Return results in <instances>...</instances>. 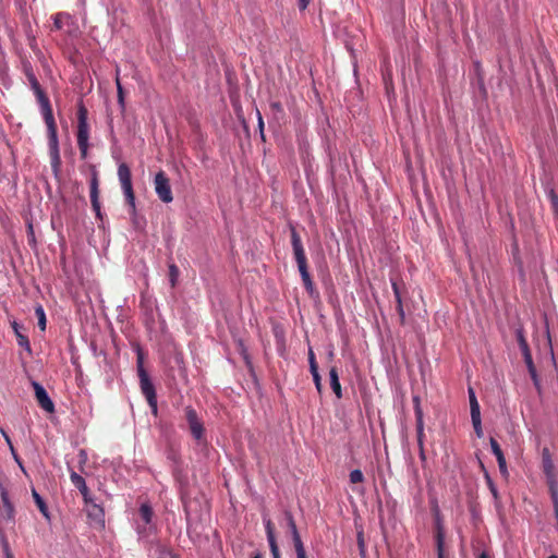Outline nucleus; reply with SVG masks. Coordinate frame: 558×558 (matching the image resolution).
Here are the masks:
<instances>
[{"instance_id": "nucleus-25", "label": "nucleus", "mask_w": 558, "mask_h": 558, "mask_svg": "<svg viewBox=\"0 0 558 558\" xmlns=\"http://www.w3.org/2000/svg\"><path fill=\"white\" fill-rule=\"evenodd\" d=\"M179 268L175 264H170L169 265V280H170V283L172 287H174L177 284V281H178V277H179Z\"/></svg>"}, {"instance_id": "nucleus-15", "label": "nucleus", "mask_w": 558, "mask_h": 558, "mask_svg": "<svg viewBox=\"0 0 558 558\" xmlns=\"http://www.w3.org/2000/svg\"><path fill=\"white\" fill-rule=\"evenodd\" d=\"M518 336V342H519V347H520V350L523 354V359H524V362H525V365L529 368H533L535 367L534 363H533V359H532V354H531V351H530V348H529V344L523 336V332L521 330L518 331L517 333Z\"/></svg>"}, {"instance_id": "nucleus-20", "label": "nucleus", "mask_w": 558, "mask_h": 558, "mask_svg": "<svg viewBox=\"0 0 558 558\" xmlns=\"http://www.w3.org/2000/svg\"><path fill=\"white\" fill-rule=\"evenodd\" d=\"M542 459H543V471L545 475H550L554 473V463L550 457V452L547 448L543 449L542 452Z\"/></svg>"}, {"instance_id": "nucleus-31", "label": "nucleus", "mask_w": 558, "mask_h": 558, "mask_svg": "<svg viewBox=\"0 0 558 558\" xmlns=\"http://www.w3.org/2000/svg\"><path fill=\"white\" fill-rule=\"evenodd\" d=\"M549 199H550V203H551V206H553V209H554V213L555 215L558 217V196L557 194L554 192V190H550L549 194Z\"/></svg>"}, {"instance_id": "nucleus-47", "label": "nucleus", "mask_w": 558, "mask_h": 558, "mask_svg": "<svg viewBox=\"0 0 558 558\" xmlns=\"http://www.w3.org/2000/svg\"><path fill=\"white\" fill-rule=\"evenodd\" d=\"M308 364L310 365L317 364L316 363V359H315V354H314L312 349L308 350Z\"/></svg>"}, {"instance_id": "nucleus-23", "label": "nucleus", "mask_w": 558, "mask_h": 558, "mask_svg": "<svg viewBox=\"0 0 558 558\" xmlns=\"http://www.w3.org/2000/svg\"><path fill=\"white\" fill-rule=\"evenodd\" d=\"M35 315L38 319V327L40 328V330H45L46 329V314H45V311H44V307L41 305H37L35 307Z\"/></svg>"}, {"instance_id": "nucleus-4", "label": "nucleus", "mask_w": 558, "mask_h": 558, "mask_svg": "<svg viewBox=\"0 0 558 558\" xmlns=\"http://www.w3.org/2000/svg\"><path fill=\"white\" fill-rule=\"evenodd\" d=\"M137 374L140 378L141 391L147 400L151 413L156 416L158 413L157 395L148 373L144 368V357L141 350L137 352Z\"/></svg>"}, {"instance_id": "nucleus-52", "label": "nucleus", "mask_w": 558, "mask_h": 558, "mask_svg": "<svg viewBox=\"0 0 558 558\" xmlns=\"http://www.w3.org/2000/svg\"><path fill=\"white\" fill-rule=\"evenodd\" d=\"M412 401H413L414 408L415 407H421V399H420L418 396H413Z\"/></svg>"}, {"instance_id": "nucleus-49", "label": "nucleus", "mask_w": 558, "mask_h": 558, "mask_svg": "<svg viewBox=\"0 0 558 558\" xmlns=\"http://www.w3.org/2000/svg\"><path fill=\"white\" fill-rule=\"evenodd\" d=\"M295 554H296V558H307L305 548L295 550Z\"/></svg>"}, {"instance_id": "nucleus-2", "label": "nucleus", "mask_w": 558, "mask_h": 558, "mask_svg": "<svg viewBox=\"0 0 558 558\" xmlns=\"http://www.w3.org/2000/svg\"><path fill=\"white\" fill-rule=\"evenodd\" d=\"M290 230L293 254L304 288L311 296H318V292L316 291L314 282L308 272L306 255L302 244L301 236L294 227H291Z\"/></svg>"}, {"instance_id": "nucleus-58", "label": "nucleus", "mask_w": 558, "mask_h": 558, "mask_svg": "<svg viewBox=\"0 0 558 558\" xmlns=\"http://www.w3.org/2000/svg\"><path fill=\"white\" fill-rule=\"evenodd\" d=\"M478 558H489L486 553H482Z\"/></svg>"}, {"instance_id": "nucleus-42", "label": "nucleus", "mask_w": 558, "mask_h": 558, "mask_svg": "<svg viewBox=\"0 0 558 558\" xmlns=\"http://www.w3.org/2000/svg\"><path fill=\"white\" fill-rule=\"evenodd\" d=\"M2 544H3V548H4V553H5L7 558H14L13 555L11 554V551H10L9 544H8V542L4 538L2 539Z\"/></svg>"}, {"instance_id": "nucleus-22", "label": "nucleus", "mask_w": 558, "mask_h": 558, "mask_svg": "<svg viewBox=\"0 0 558 558\" xmlns=\"http://www.w3.org/2000/svg\"><path fill=\"white\" fill-rule=\"evenodd\" d=\"M116 85H117V94H118V104L120 106L121 111H124V109H125L124 90H123V87L121 85V81L119 77V69H117Z\"/></svg>"}, {"instance_id": "nucleus-53", "label": "nucleus", "mask_w": 558, "mask_h": 558, "mask_svg": "<svg viewBox=\"0 0 558 558\" xmlns=\"http://www.w3.org/2000/svg\"><path fill=\"white\" fill-rule=\"evenodd\" d=\"M391 287H392V290H393V294H397V292H400L398 283L395 280H391Z\"/></svg>"}, {"instance_id": "nucleus-48", "label": "nucleus", "mask_w": 558, "mask_h": 558, "mask_svg": "<svg viewBox=\"0 0 558 558\" xmlns=\"http://www.w3.org/2000/svg\"><path fill=\"white\" fill-rule=\"evenodd\" d=\"M310 372H311L312 376H313L314 374L318 375V374H319V372H318V365H317V364H312V365H310Z\"/></svg>"}, {"instance_id": "nucleus-24", "label": "nucleus", "mask_w": 558, "mask_h": 558, "mask_svg": "<svg viewBox=\"0 0 558 558\" xmlns=\"http://www.w3.org/2000/svg\"><path fill=\"white\" fill-rule=\"evenodd\" d=\"M70 20L71 16L68 13H57L53 15V26L56 29H61L63 27V20Z\"/></svg>"}, {"instance_id": "nucleus-59", "label": "nucleus", "mask_w": 558, "mask_h": 558, "mask_svg": "<svg viewBox=\"0 0 558 558\" xmlns=\"http://www.w3.org/2000/svg\"><path fill=\"white\" fill-rule=\"evenodd\" d=\"M253 558H262V554H260V553H255V555L253 556Z\"/></svg>"}, {"instance_id": "nucleus-55", "label": "nucleus", "mask_w": 558, "mask_h": 558, "mask_svg": "<svg viewBox=\"0 0 558 558\" xmlns=\"http://www.w3.org/2000/svg\"><path fill=\"white\" fill-rule=\"evenodd\" d=\"M271 108L277 111H281L282 107L280 102H272Z\"/></svg>"}, {"instance_id": "nucleus-8", "label": "nucleus", "mask_w": 558, "mask_h": 558, "mask_svg": "<svg viewBox=\"0 0 558 558\" xmlns=\"http://www.w3.org/2000/svg\"><path fill=\"white\" fill-rule=\"evenodd\" d=\"M184 413L191 435L197 442L202 444L205 441V428L197 412L191 405H187L184 408Z\"/></svg>"}, {"instance_id": "nucleus-10", "label": "nucleus", "mask_w": 558, "mask_h": 558, "mask_svg": "<svg viewBox=\"0 0 558 558\" xmlns=\"http://www.w3.org/2000/svg\"><path fill=\"white\" fill-rule=\"evenodd\" d=\"M32 386L34 388L35 397L40 408L48 413L54 412V404L50 397L48 396V392L46 391L44 386L35 380L32 381Z\"/></svg>"}, {"instance_id": "nucleus-29", "label": "nucleus", "mask_w": 558, "mask_h": 558, "mask_svg": "<svg viewBox=\"0 0 558 558\" xmlns=\"http://www.w3.org/2000/svg\"><path fill=\"white\" fill-rule=\"evenodd\" d=\"M291 537H292V542H293V546H294L295 550L305 548L299 532L293 533L291 535Z\"/></svg>"}, {"instance_id": "nucleus-41", "label": "nucleus", "mask_w": 558, "mask_h": 558, "mask_svg": "<svg viewBox=\"0 0 558 558\" xmlns=\"http://www.w3.org/2000/svg\"><path fill=\"white\" fill-rule=\"evenodd\" d=\"M397 312L399 314V317H400V320H401V324L404 323L405 320V314H404V310H403V305L400 304V305H397Z\"/></svg>"}, {"instance_id": "nucleus-39", "label": "nucleus", "mask_w": 558, "mask_h": 558, "mask_svg": "<svg viewBox=\"0 0 558 558\" xmlns=\"http://www.w3.org/2000/svg\"><path fill=\"white\" fill-rule=\"evenodd\" d=\"M414 413H415V423L416 424H424L422 408L421 407H415Z\"/></svg>"}, {"instance_id": "nucleus-6", "label": "nucleus", "mask_w": 558, "mask_h": 558, "mask_svg": "<svg viewBox=\"0 0 558 558\" xmlns=\"http://www.w3.org/2000/svg\"><path fill=\"white\" fill-rule=\"evenodd\" d=\"M118 178H119L123 194L125 196V201L131 208V214L135 215L136 207H135V195H134L133 185H132V175H131V170L126 163L122 162L119 165Z\"/></svg>"}, {"instance_id": "nucleus-30", "label": "nucleus", "mask_w": 558, "mask_h": 558, "mask_svg": "<svg viewBox=\"0 0 558 558\" xmlns=\"http://www.w3.org/2000/svg\"><path fill=\"white\" fill-rule=\"evenodd\" d=\"M23 68H24V74L27 77L28 83L32 82L33 80H37L29 62L24 63Z\"/></svg>"}, {"instance_id": "nucleus-34", "label": "nucleus", "mask_w": 558, "mask_h": 558, "mask_svg": "<svg viewBox=\"0 0 558 558\" xmlns=\"http://www.w3.org/2000/svg\"><path fill=\"white\" fill-rule=\"evenodd\" d=\"M527 371H529V374H530V376H531V378L533 380L534 386L537 389H539L541 384H539V379H538V375H537L536 368L533 367V368H529Z\"/></svg>"}, {"instance_id": "nucleus-26", "label": "nucleus", "mask_w": 558, "mask_h": 558, "mask_svg": "<svg viewBox=\"0 0 558 558\" xmlns=\"http://www.w3.org/2000/svg\"><path fill=\"white\" fill-rule=\"evenodd\" d=\"M444 534L441 531H438L436 535L437 558H444Z\"/></svg>"}, {"instance_id": "nucleus-11", "label": "nucleus", "mask_w": 558, "mask_h": 558, "mask_svg": "<svg viewBox=\"0 0 558 558\" xmlns=\"http://www.w3.org/2000/svg\"><path fill=\"white\" fill-rule=\"evenodd\" d=\"M264 524H265L267 541H268V544H269V548H270V553H271L272 558H281L280 557V550H279V547H278V544H277V539H276V536H275L274 524H272L271 520L270 519H264Z\"/></svg>"}, {"instance_id": "nucleus-16", "label": "nucleus", "mask_w": 558, "mask_h": 558, "mask_svg": "<svg viewBox=\"0 0 558 558\" xmlns=\"http://www.w3.org/2000/svg\"><path fill=\"white\" fill-rule=\"evenodd\" d=\"M0 496L3 504V507L5 509L7 515L9 519H13L14 517V507L9 498V493L7 488L3 486V484L0 482Z\"/></svg>"}, {"instance_id": "nucleus-1", "label": "nucleus", "mask_w": 558, "mask_h": 558, "mask_svg": "<svg viewBox=\"0 0 558 558\" xmlns=\"http://www.w3.org/2000/svg\"><path fill=\"white\" fill-rule=\"evenodd\" d=\"M29 85L36 96V99L40 107V112L47 126L51 168L53 173L57 175L60 171L61 157L59 149L57 124L53 118L50 100L45 94L44 89L41 88L38 80H33L32 82H29Z\"/></svg>"}, {"instance_id": "nucleus-38", "label": "nucleus", "mask_w": 558, "mask_h": 558, "mask_svg": "<svg viewBox=\"0 0 558 558\" xmlns=\"http://www.w3.org/2000/svg\"><path fill=\"white\" fill-rule=\"evenodd\" d=\"M468 395H469L470 407L480 404L478 401H477L475 391H474V389L472 387H469Z\"/></svg>"}, {"instance_id": "nucleus-46", "label": "nucleus", "mask_w": 558, "mask_h": 558, "mask_svg": "<svg viewBox=\"0 0 558 558\" xmlns=\"http://www.w3.org/2000/svg\"><path fill=\"white\" fill-rule=\"evenodd\" d=\"M284 515H286V520H287V524L290 525L292 523H294V518L292 515V513L290 511H286L284 512Z\"/></svg>"}, {"instance_id": "nucleus-32", "label": "nucleus", "mask_w": 558, "mask_h": 558, "mask_svg": "<svg viewBox=\"0 0 558 558\" xmlns=\"http://www.w3.org/2000/svg\"><path fill=\"white\" fill-rule=\"evenodd\" d=\"M470 412H471V421L482 420L480 404L470 407Z\"/></svg>"}, {"instance_id": "nucleus-28", "label": "nucleus", "mask_w": 558, "mask_h": 558, "mask_svg": "<svg viewBox=\"0 0 558 558\" xmlns=\"http://www.w3.org/2000/svg\"><path fill=\"white\" fill-rule=\"evenodd\" d=\"M416 425V437H417V446L418 449H422V446H424V424H415Z\"/></svg>"}, {"instance_id": "nucleus-9", "label": "nucleus", "mask_w": 558, "mask_h": 558, "mask_svg": "<svg viewBox=\"0 0 558 558\" xmlns=\"http://www.w3.org/2000/svg\"><path fill=\"white\" fill-rule=\"evenodd\" d=\"M155 192L160 201L168 204L173 199L171 186L168 177L163 171H159L155 175L154 180Z\"/></svg>"}, {"instance_id": "nucleus-57", "label": "nucleus", "mask_w": 558, "mask_h": 558, "mask_svg": "<svg viewBox=\"0 0 558 558\" xmlns=\"http://www.w3.org/2000/svg\"><path fill=\"white\" fill-rule=\"evenodd\" d=\"M420 451V459L424 462L426 460L424 446H422V449H418Z\"/></svg>"}, {"instance_id": "nucleus-3", "label": "nucleus", "mask_w": 558, "mask_h": 558, "mask_svg": "<svg viewBox=\"0 0 558 558\" xmlns=\"http://www.w3.org/2000/svg\"><path fill=\"white\" fill-rule=\"evenodd\" d=\"M134 529L140 541H148L157 532V525L154 521V510L148 502H143L138 509V519L134 523Z\"/></svg>"}, {"instance_id": "nucleus-60", "label": "nucleus", "mask_w": 558, "mask_h": 558, "mask_svg": "<svg viewBox=\"0 0 558 558\" xmlns=\"http://www.w3.org/2000/svg\"><path fill=\"white\" fill-rule=\"evenodd\" d=\"M548 558H558L556 555H550Z\"/></svg>"}, {"instance_id": "nucleus-40", "label": "nucleus", "mask_w": 558, "mask_h": 558, "mask_svg": "<svg viewBox=\"0 0 558 558\" xmlns=\"http://www.w3.org/2000/svg\"><path fill=\"white\" fill-rule=\"evenodd\" d=\"M313 380H314V384H315V387H316L317 391L320 393L322 389H323L320 375L319 374L318 375L314 374L313 375Z\"/></svg>"}, {"instance_id": "nucleus-18", "label": "nucleus", "mask_w": 558, "mask_h": 558, "mask_svg": "<svg viewBox=\"0 0 558 558\" xmlns=\"http://www.w3.org/2000/svg\"><path fill=\"white\" fill-rule=\"evenodd\" d=\"M329 379H330V387H331L332 391L335 392L337 398L340 399L342 397V390H341L339 375H338L336 367H332L329 371Z\"/></svg>"}, {"instance_id": "nucleus-13", "label": "nucleus", "mask_w": 558, "mask_h": 558, "mask_svg": "<svg viewBox=\"0 0 558 558\" xmlns=\"http://www.w3.org/2000/svg\"><path fill=\"white\" fill-rule=\"evenodd\" d=\"M489 444H490L492 451L497 459L500 473L505 476L508 475L506 459H505L504 452H502L499 444L493 437H490Z\"/></svg>"}, {"instance_id": "nucleus-50", "label": "nucleus", "mask_w": 558, "mask_h": 558, "mask_svg": "<svg viewBox=\"0 0 558 558\" xmlns=\"http://www.w3.org/2000/svg\"><path fill=\"white\" fill-rule=\"evenodd\" d=\"M1 433H2L3 437L5 438V441L10 446L11 450L13 451V446H12L10 437L8 436V434L3 429H1Z\"/></svg>"}, {"instance_id": "nucleus-44", "label": "nucleus", "mask_w": 558, "mask_h": 558, "mask_svg": "<svg viewBox=\"0 0 558 558\" xmlns=\"http://www.w3.org/2000/svg\"><path fill=\"white\" fill-rule=\"evenodd\" d=\"M310 1H311V0H298L299 9H300L301 11H304V10L308 7Z\"/></svg>"}, {"instance_id": "nucleus-54", "label": "nucleus", "mask_w": 558, "mask_h": 558, "mask_svg": "<svg viewBox=\"0 0 558 558\" xmlns=\"http://www.w3.org/2000/svg\"><path fill=\"white\" fill-rule=\"evenodd\" d=\"M288 527H289V530H290V534H291V535H292L293 533H295V532H299V530H298V527H296L295 522H294V523H292V524H290V525H288Z\"/></svg>"}, {"instance_id": "nucleus-19", "label": "nucleus", "mask_w": 558, "mask_h": 558, "mask_svg": "<svg viewBox=\"0 0 558 558\" xmlns=\"http://www.w3.org/2000/svg\"><path fill=\"white\" fill-rule=\"evenodd\" d=\"M32 495H33L34 501H35L36 506L38 507L39 511L41 512V514L48 521H50V513H49L48 507H47L45 500L43 499V497L35 489H33Z\"/></svg>"}, {"instance_id": "nucleus-36", "label": "nucleus", "mask_w": 558, "mask_h": 558, "mask_svg": "<svg viewBox=\"0 0 558 558\" xmlns=\"http://www.w3.org/2000/svg\"><path fill=\"white\" fill-rule=\"evenodd\" d=\"M468 395H469L470 407L480 404L478 401H477L475 391H474V389L472 387H469Z\"/></svg>"}, {"instance_id": "nucleus-43", "label": "nucleus", "mask_w": 558, "mask_h": 558, "mask_svg": "<svg viewBox=\"0 0 558 558\" xmlns=\"http://www.w3.org/2000/svg\"><path fill=\"white\" fill-rule=\"evenodd\" d=\"M78 458H80V463H81V464H85V463H86V461H87V453H86V451H85V450H83V449H82V450H80V452H78Z\"/></svg>"}, {"instance_id": "nucleus-45", "label": "nucleus", "mask_w": 558, "mask_h": 558, "mask_svg": "<svg viewBox=\"0 0 558 558\" xmlns=\"http://www.w3.org/2000/svg\"><path fill=\"white\" fill-rule=\"evenodd\" d=\"M488 485H489V489H490L493 496L495 498H497L498 497L497 488L495 487L494 483L489 478H488Z\"/></svg>"}, {"instance_id": "nucleus-21", "label": "nucleus", "mask_w": 558, "mask_h": 558, "mask_svg": "<svg viewBox=\"0 0 558 558\" xmlns=\"http://www.w3.org/2000/svg\"><path fill=\"white\" fill-rule=\"evenodd\" d=\"M546 478L551 500L558 499V482L556 480L555 473L546 475Z\"/></svg>"}, {"instance_id": "nucleus-7", "label": "nucleus", "mask_w": 558, "mask_h": 558, "mask_svg": "<svg viewBox=\"0 0 558 558\" xmlns=\"http://www.w3.org/2000/svg\"><path fill=\"white\" fill-rule=\"evenodd\" d=\"M84 510L87 514L89 525L96 530L105 529V510L94 498L84 501Z\"/></svg>"}, {"instance_id": "nucleus-35", "label": "nucleus", "mask_w": 558, "mask_h": 558, "mask_svg": "<svg viewBox=\"0 0 558 558\" xmlns=\"http://www.w3.org/2000/svg\"><path fill=\"white\" fill-rule=\"evenodd\" d=\"M257 126L259 130L260 138L265 141V133H264V120L260 114V112L257 110Z\"/></svg>"}, {"instance_id": "nucleus-51", "label": "nucleus", "mask_w": 558, "mask_h": 558, "mask_svg": "<svg viewBox=\"0 0 558 558\" xmlns=\"http://www.w3.org/2000/svg\"><path fill=\"white\" fill-rule=\"evenodd\" d=\"M1 433H2L3 437L5 438V441L10 446L11 450L13 451V446H12L10 437L8 436V434L3 429H1Z\"/></svg>"}, {"instance_id": "nucleus-33", "label": "nucleus", "mask_w": 558, "mask_h": 558, "mask_svg": "<svg viewBox=\"0 0 558 558\" xmlns=\"http://www.w3.org/2000/svg\"><path fill=\"white\" fill-rule=\"evenodd\" d=\"M472 425H473L476 436L478 438H482L484 436L483 428H482V420L472 421Z\"/></svg>"}, {"instance_id": "nucleus-14", "label": "nucleus", "mask_w": 558, "mask_h": 558, "mask_svg": "<svg viewBox=\"0 0 558 558\" xmlns=\"http://www.w3.org/2000/svg\"><path fill=\"white\" fill-rule=\"evenodd\" d=\"M90 203H92L93 209L96 213V216L98 218H101L100 203H99L98 179H97L96 175H93V178L90 180Z\"/></svg>"}, {"instance_id": "nucleus-37", "label": "nucleus", "mask_w": 558, "mask_h": 558, "mask_svg": "<svg viewBox=\"0 0 558 558\" xmlns=\"http://www.w3.org/2000/svg\"><path fill=\"white\" fill-rule=\"evenodd\" d=\"M468 395H469L470 407L480 404L478 401H477L475 391H474V389L472 387H469Z\"/></svg>"}, {"instance_id": "nucleus-27", "label": "nucleus", "mask_w": 558, "mask_h": 558, "mask_svg": "<svg viewBox=\"0 0 558 558\" xmlns=\"http://www.w3.org/2000/svg\"><path fill=\"white\" fill-rule=\"evenodd\" d=\"M349 477L352 484L361 483L364 481V475L359 469L351 471Z\"/></svg>"}, {"instance_id": "nucleus-17", "label": "nucleus", "mask_w": 558, "mask_h": 558, "mask_svg": "<svg viewBox=\"0 0 558 558\" xmlns=\"http://www.w3.org/2000/svg\"><path fill=\"white\" fill-rule=\"evenodd\" d=\"M11 326H12V329L14 330L15 336H16L17 344L20 347L24 348L25 350H27L28 352H31L29 340H28V338L25 335H23L21 332V326L19 325V323L13 322L11 324Z\"/></svg>"}, {"instance_id": "nucleus-5", "label": "nucleus", "mask_w": 558, "mask_h": 558, "mask_svg": "<svg viewBox=\"0 0 558 558\" xmlns=\"http://www.w3.org/2000/svg\"><path fill=\"white\" fill-rule=\"evenodd\" d=\"M89 128L87 123V110L81 106L77 111V146L81 158L86 159L88 154Z\"/></svg>"}, {"instance_id": "nucleus-56", "label": "nucleus", "mask_w": 558, "mask_h": 558, "mask_svg": "<svg viewBox=\"0 0 558 558\" xmlns=\"http://www.w3.org/2000/svg\"><path fill=\"white\" fill-rule=\"evenodd\" d=\"M395 299H396L397 305L402 304L401 292H397V294H395Z\"/></svg>"}, {"instance_id": "nucleus-12", "label": "nucleus", "mask_w": 558, "mask_h": 558, "mask_svg": "<svg viewBox=\"0 0 558 558\" xmlns=\"http://www.w3.org/2000/svg\"><path fill=\"white\" fill-rule=\"evenodd\" d=\"M70 480L72 484L80 490L84 501H88L90 498H93L85 480L80 474L73 470H70Z\"/></svg>"}]
</instances>
